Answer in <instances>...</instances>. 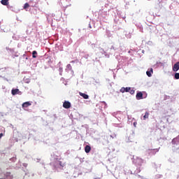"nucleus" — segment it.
<instances>
[{
	"mask_svg": "<svg viewBox=\"0 0 179 179\" xmlns=\"http://www.w3.org/2000/svg\"><path fill=\"white\" fill-rule=\"evenodd\" d=\"M64 108H71V102L65 101L63 103Z\"/></svg>",
	"mask_w": 179,
	"mask_h": 179,
	"instance_id": "obj_1",
	"label": "nucleus"
},
{
	"mask_svg": "<svg viewBox=\"0 0 179 179\" xmlns=\"http://www.w3.org/2000/svg\"><path fill=\"white\" fill-rule=\"evenodd\" d=\"M173 72H177L179 70V62H176L173 66Z\"/></svg>",
	"mask_w": 179,
	"mask_h": 179,
	"instance_id": "obj_2",
	"label": "nucleus"
},
{
	"mask_svg": "<svg viewBox=\"0 0 179 179\" xmlns=\"http://www.w3.org/2000/svg\"><path fill=\"white\" fill-rule=\"evenodd\" d=\"M136 98L137 100H142V99H143V94L141 92H138L136 95Z\"/></svg>",
	"mask_w": 179,
	"mask_h": 179,
	"instance_id": "obj_3",
	"label": "nucleus"
},
{
	"mask_svg": "<svg viewBox=\"0 0 179 179\" xmlns=\"http://www.w3.org/2000/svg\"><path fill=\"white\" fill-rule=\"evenodd\" d=\"M129 90H131V87H122L120 89L121 93H125V92L126 93H128L129 92Z\"/></svg>",
	"mask_w": 179,
	"mask_h": 179,
	"instance_id": "obj_4",
	"label": "nucleus"
},
{
	"mask_svg": "<svg viewBox=\"0 0 179 179\" xmlns=\"http://www.w3.org/2000/svg\"><path fill=\"white\" fill-rule=\"evenodd\" d=\"M31 106V103L27 101L22 103V108H27V107Z\"/></svg>",
	"mask_w": 179,
	"mask_h": 179,
	"instance_id": "obj_5",
	"label": "nucleus"
},
{
	"mask_svg": "<svg viewBox=\"0 0 179 179\" xmlns=\"http://www.w3.org/2000/svg\"><path fill=\"white\" fill-rule=\"evenodd\" d=\"M20 93V91H19V89H15L11 90V94L13 96H15V94H19Z\"/></svg>",
	"mask_w": 179,
	"mask_h": 179,
	"instance_id": "obj_6",
	"label": "nucleus"
},
{
	"mask_svg": "<svg viewBox=\"0 0 179 179\" xmlns=\"http://www.w3.org/2000/svg\"><path fill=\"white\" fill-rule=\"evenodd\" d=\"M1 5H4V6H8L9 5V0H1Z\"/></svg>",
	"mask_w": 179,
	"mask_h": 179,
	"instance_id": "obj_7",
	"label": "nucleus"
},
{
	"mask_svg": "<svg viewBox=\"0 0 179 179\" xmlns=\"http://www.w3.org/2000/svg\"><path fill=\"white\" fill-rule=\"evenodd\" d=\"M90 150H92V148L90 147V145H86L85 148V153H90Z\"/></svg>",
	"mask_w": 179,
	"mask_h": 179,
	"instance_id": "obj_8",
	"label": "nucleus"
},
{
	"mask_svg": "<svg viewBox=\"0 0 179 179\" xmlns=\"http://www.w3.org/2000/svg\"><path fill=\"white\" fill-rule=\"evenodd\" d=\"M80 96H81V97H83V99H89V95L85 94V93H82V92H79Z\"/></svg>",
	"mask_w": 179,
	"mask_h": 179,
	"instance_id": "obj_9",
	"label": "nucleus"
},
{
	"mask_svg": "<svg viewBox=\"0 0 179 179\" xmlns=\"http://www.w3.org/2000/svg\"><path fill=\"white\" fill-rule=\"evenodd\" d=\"M150 152H151V153H152V155H156V153H157V152H159V149L156 148V149H152V150H148Z\"/></svg>",
	"mask_w": 179,
	"mask_h": 179,
	"instance_id": "obj_10",
	"label": "nucleus"
},
{
	"mask_svg": "<svg viewBox=\"0 0 179 179\" xmlns=\"http://www.w3.org/2000/svg\"><path fill=\"white\" fill-rule=\"evenodd\" d=\"M36 55H37V51L34 50V51L32 52V57H33V58H37V56H36Z\"/></svg>",
	"mask_w": 179,
	"mask_h": 179,
	"instance_id": "obj_11",
	"label": "nucleus"
},
{
	"mask_svg": "<svg viewBox=\"0 0 179 179\" xmlns=\"http://www.w3.org/2000/svg\"><path fill=\"white\" fill-rule=\"evenodd\" d=\"M152 72H153V69H151V71H147V72H146V73H147V75H148V76L149 78H150V76H152Z\"/></svg>",
	"mask_w": 179,
	"mask_h": 179,
	"instance_id": "obj_12",
	"label": "nucleus"
},
{
	"mask_svg": "<svg viewBox=\"0 0 179 179\" xmlns=\"http://www.w3.org/2000/svg\"><path fill=\"white\" fill-rule=\"evenodd\" d=\"M148 118H149V113L148 112H146L145 115L143 116V120H146Z\"/></svg>",
	"mask_w": 179,
	"mask_h": 179,
	"instance_id": "obj_13",
	"label": "nucleus"
},
{
	"mask_svg": "<svg viewBox=\"0 0 179 179\" xmlns=\"http://www.w3.org/2000/svg\"><path fill=\"white\" fill-rule=\"evenodd\" d=\"M28 8H30V5L28 3H26L24 5V9H27Z\"/></svg>",
	"mask_w": 179,
	"mask_h": 179,
	"instance_id": "obj_14",
	"label": "nucleus"
},
{
	"mask_svg": "<svg viewBox=\"0 0 179 179\" xmlns=\"http://www.w3.org/2000/svg\"><path fill=\"white\" fill-rule=\"evenodd\" d=\"M175 79L178 80L179 79V73H176L174 75Z\"/></svg>",
	"mask_w": 179,
	"mask_h": 179,
	"instance_id": "obj_15",
	"label": "nucleus"
},
{
	"mask_svg": "<svg viewBox=\"0 0 179 179\" xmlns=\"http://www.w3.org/2000/svg\"><path fill=\"white\" fill-rule=\"evenodd\" d=\"M129 92L130 94H134L135 93V90H131V88Z\"/></svg>",
	"mask_w": 179,
	"mask_h": 179,
	"instance_id": "obj_16",
	"label": "nucleus"
},
{
	"mask_svg": "<svg viewBox=\"0 0 179 179\" xmlns=\"http://www.w3.org/2000/svg\"><path fill=\"white\" fill-rule=\"evenodd\" d=\"M178 141V138L173 139V142H177Z\"/></svg>",
	"mask_w": 179,
	"mask_h": 179,
	"instance_id": "obj_17",
	"label": "nucleus"
},
{
	"mask_svg": "<svg viewBox=\"0 0 179 179\" xmlns=\"http://www.w3.org/2000/svg\"><path fill=\"white\" fill-rule=\"evenodd\" d=\"M2 136H3V134L1 133L0 134V139H1V138H2Z\"/></svg>",
	"mask_w": 179,
	"mask_h": 179,
	"instance_id": "obj_18",
	"label": "nucleus"
},
{
	"mask_svg": "<svg viewBox=\"0 0 179 179\" xmlns=\"http://www.w3.org/2000/svg\"><path fill=\"white\" fill-rule=\"evenodd\" d=\"M59 165L62 166V162H59Z\"/></svg>",
	"mask_w": 179,
	"mask_h": 179,
	"instance_id": "obj_19",
	"label": "nucleus"
},
{
	"mask_svg": "<svg viewBox=\"0 0 179 179\" xmlns=\"http://www.w3.org/2000/svg\"><path fill=\"white\" fill-rule=\"evenodd\" d=\"M165 1H167V0H165Z\"/></svg>",
	"mask_w": 179,
	"mask_h": 179,
	"instance_id": "obj_20",
	"label": "nucleus"
}]
</instances>
